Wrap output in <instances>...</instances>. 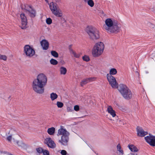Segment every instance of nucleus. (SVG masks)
<instances>
[{
	"label": "nucleus",
	"mask_w": 155,
	"mask_h": 155,
	"mask_svg": "<svg viewBox=\"0 0 155 155\" xmlns=\"http://www.w3.org/2000/svg\"><path fill=\"white\" fill-rule=\"evenodd\" d=\"M10 155H12V154H10Z\"/></svg>",
	"instance_id": "obj_44"
},
{
	"label": "nucleus",
	"mask_w": 155,
	"mask_h": 155,
	"mask_svg": "<svg viewBox=\"0 0 155 155\" xmlns=\"http://www.w3.org/2000/svg\"><path fill=\"white\" fill-rule=\"evenodd\" d=\"M107 111L108 113L110 114L113 117H114L116 115L115 112L114 110L110 106H109L107 108Z\"/></svg>",
	"instance_id": "obj_18"
},
{
	"label": "nucleus",
	"mask_w": 155,
	"mask_h": 155,
	"mask_svg": "<svg viewBox=\"0 0 155 155\" xmlns=\"http://www.w3.org/2000/svg\"><path fill=\"white\" fill-rule=\"evenodd\" d=\"M117 149L118 151H119L122 155L124 154V151L122 150L121 149V147L120 145L118 144L117 146Z\"/></svg>",
	"instance_id": "obj_25"
},
{
	"label": "nucleus",
	"mask_w": 155,
	"mask_h": 155,
	"mask_svg": "<svg viewBox=\"0 0 155 155\" xmlns=\"http://www.w3.org/2000/svg\"><path fill=\"white\" fill-rule=\"evenodd\" d=\"M51 54L55 58H58V54L57 52L54 51H51Z\"/></svg>",
	"instance_id": "obj_27"
},
{
	"label": "nucleus",
	"mask_w": 155,
	"mask_h": 155,
	"mask_svg": "<svg viewBox=\"0 0 155 155\" xmlns=\"http://www.w3.org/2000/svg\"><path fill=\"white\" fill-rule=\"evenodd\" d=\"M17 143L19 146L21 147H24L25 145V144L22 141L17 142Z\"/></svg>",
	"instance_id": "obj_34"
},
{
	"label": "nucleus",
	"mask_w": 155,
	"mask_h": 155,
	"mask_svg": "<svg viewBox=\"0 0 155 155\" xmlns=\"http://www.w3.org/2000/svg\"><path fill=\"white\" fill-rule=\"evenodd\" d=\"M71 45H70L69 46V51H70V54L71 53V50H73L71 48Z\"/></svg>",
	"instance_id": "obj_39"
},
{
	"label": "nucleus",
	"mask_w": 155,
	"mask_h": 155,
	"mask_svg": "<svg viewBox=\"0 0 155 155\" xmlns=\"http://www.w3.org/2000/svg\"><path fill=\"white\" fill-rule=\"evenodd\" d=\"M47 83V78L44 74H39L36 79L34 80L32 83L33 91L38 94H42L45 91V87Z\"/></svg>",
	"instance_id": "obj_1"
},
{
	"label": "nucleus",
	"mask_w": 155,
	"mask_h": 155,
	"mask_svg": "<svg viewBox=\"0 0 155 155\" xmlns=\"http://www.w3.org/2000/svg\"><path fill=\"white\" fill-rule=\"evenodd\" d=\"M107 79L111 86L114 88L118 87V84L114 77L110 74L107 75Z\"/></svg>",
	"instance_id": "obj_9"
},
{
	"label": "nucleus",
	"mask_w": 155,
	"mask_h": 155,
	"mask_svg": "<svg viewBox=\"0 0 155 155\" xmlns=\"http://www.w3.org/2000/svg\"><path fill=\"white\" fill-rule=\"evenodd\" d=\"M146 141L151 146H155V136L149 135L144 137Z\"/></svg>",
	"instance_id": "obj_10"
},
{
	"label": "nucleus",
	"mask_w": 155,
	"mask_h": 155,
	"mask_svg": "<svg viewBox=\"0 0 155 155\" xmlns=\"http://www.w3.org/2000/svg\"><path fill=\"white\" fill-rule=\"evenodd\" d=\"M41 44L43 49L46 50L48 49L49 44L47 40L45 39L43 40L41 42Z\"/></svg>",
	"instance_id": "obj_14"
},
{
	"label": "nucleus",
	"mask_w": 155,
	"mask_h": 155,
	"mask_svg": "<svg viewBox=\"0 0 155 155\" xmlns=\"http://www.w3.org/2000/svg\"><path fill=\"white\" fill-rule=\"evenodd\" d=\"M94 79V78H90L83 79L81 82V86H83L84 85L87 83L93 81Z\"/></svg>",
	"instance_id": "obj_16"
},
{
	"label": "nucleus",
	"mask_w": 155,
	"mask_h": 155,
	"mask_svg": "<svg viewBox=\"0 0 155 155\" xmlns=\"http://www.w3.org/2000/svg\"><path fill=\"white\" fill-rule=\"evenodd\" d=\"M83 60L86 61H89L90 59L88 56L85 55L83 57Z\"/></svg>",
	"instance_id": "obj_32"
},
{
	"label": "nucleus",
	"mask_w": 155,
	"mask_h": 155,
	"mask_svg": "<svg viewBox=\"0 0 155 155\" xmlns=\"http://www.w3.org/2000/svg\"><path fill=\"white\" fill-rule=\"evenodd\" d=\"M0 57V60H2L5 61L7 60V57L5 55L1 54Z\"/></svg>",
	"instance_id": "obj_29"
},
{
	"label": "nucleus",
	"mask_w": 155,
	"mask_h": 155,
	"mask_svg": "<svg viewBox=\"0 0 155 155\" xmlns=\"http://www.w3.org/2000/svg\"><path fill=\"white\" fill-rule=\"evenodd\" d=\"M10 96H9V97H8V98H9V99H10Z\"/></svg>",
	"instance_id": "obj_43"
},
{
	"label": "nucleus",
	"mask_w": 155,
	"mask_h": 155,
	"mask_svg": "<svg viewBox=\"0 0 155 155\" xmlns=\"http://www.w3.org/2000/svg\"><path fill=\"white\" fill-rule=\"evenodd\" d=\"M43 153L44 155H49V152L46 150H45L42 152Z\"/></svg>",
	"instance_id": "obj_36"
},
{
	"label": "nucleus",
	"mask_w": 155,
	"mask_h": 155,
	"mask_svg": "<svg viewBox=\"0 0 155 155\" xmlns=\"http://www.w3.org/2000/svg\"><path fill=\"white\" fill-rule=\"evenodd\" d=\"M86 32L89 36V37L93 40H96L100 38L99 31L95 28L92 26H89L86 29Z\"/></svg>",
	"instance_id": "obj_6"
},
{
	"label": "nucleus",
	"mask_w": 155,
	"mask_h": 155,
	"mask_svg": "<svg viewBox=\"0 0 155 155\" xmlns=\"http://www.w3.org/2000/svg\"><path fill=\"white\" fill-rule=\"evenodd\" d=\"M128 147L131 152H134L131 153L130 154V155H137V153L135 152H137L138 151V150L135 146L131 145H129Z\"/></svg>",
	"instance_id": "obj_15"
},
{
	"label": "nucleus",
	"mask_w": 155,
	"mask_h": 155,
	"mask_svg": "<svg viewBox=\"0 0 155 155\" xmlns=\"http://www.w3.org/2000/svg\"><path fill=\"white\" fill-rule=\"evenodd\" d=\"M56 2L58 3H60L61 2V0H54Z\"/></svg>",
	"instance_id": "obj_38"
},
{
	"label": "nucleus",
	"mask_w": 155,
	"mask_h": 155,
	"mask_svg": "<svg viewBox=\"0 0 155 155\" xmlns=\"http://www.w3.org/2000/svg\"><path fill=\"white\" fill-rule=\"evenodd\" d=\"M50 63L53 65H56L58 63V61L56 60L53 58L51 59L50 60Z\"/></svg>",
	"instance_id": "obj_26"
},
{
	"label": "nucleus",
	"mask_w": 155,
	"mask_h": 155,
	"mask_svg": "<svg viewBox=\"0 0 155 155\" xmlns=\"http://www.w3.org/2000/svg\"><path fill=\"white\" fill-rule=\"evenodd\" d=\"M84 1H87V0H83Z\"/></svg>",
	"instance_id": "obj_42"
},
{
	"label": "nucleus",
	"mask_w": 155,
	"mask_h": 155,
	"mask_svg": "<svg viewBox=\"0 0 155 155\" xmlns=\"http://www.w3.org/2000/svg\"><path fill=\"white\" fill-rule=\"evenodd\" d=\"M52 22V20L50 18H47L46 20V22L48 25L51 24Z\"/></svg>",
	"instance_id": "obj_30"
},
{
	"label": "nucleus",
	"mask_w": 155,
	"mask_h": 155,
	"mask_svg": "<svg viewBox=\"0 0 155 155\" xmlns=\"http://www.w3.org/2000/svg\"><path fill=\"white\" fill-rule=\"evenodd\" d=\"M71 54L73 55L76 58H79L80 56V54H77L74 50H71Z\"/></svg>",
	"instance_id": "obj_23"
},
{
	"label": "nucleus",
	"mask_w": 155,
	"mask_h": 155,
	"mask_svg": "<svg viewBox=\"0 0 155 155\" xmlns=\"http://www.w3.org/2000/svg\"><path fill=\"white\" fill-rule=\"evenodd\" d=\"M60 71L61 74L65 75L66 73L67 70L66 68L63 67H61L60 68Z\"/></svg>",
	"instance_id": "obj_21"
},
{
	"label": "nucleus",
	"mask_w": 155,
	"mask_h": 155,
	"mask_svg": "<svg viewBox=\"0 0 155 155\" xmlns=\"http://www.w3.org/2000/svg\"><path fill=\"white\" fill-rule=\"evenodd\" d=\"M36 150L39 153H42L43 151V150L41 147L36 148Z\"/></svg>",
	"instance_id": "obj_31"
},
{
	"label": "nucleus",
	"mask_w": 155,
	"mask_h": 155,
	"mask_svg": "<svg viewBox=\"0 0 155 155\" xmlns=\"http://www.w3.org/2000/svg\"><path fill=\"white\" fill-rule=\"evenodd\" d=\"M20 17L21 19V28L22 29H25L26 28V25L27 24L26 17L24 13H21L20 15Z\"/></svg>",
	"instance_id": "obj_11"
},
{
	"label": "nucleus",
	"mask_w": 155,
	"mask_h": 155,
	"mask_svg": "<svg viewBox=\"0 0 155 155\" xmlns=\"http://www.w3.org/2000/svg\"><path fill=\"white\" fill-rule=\"evenodd\" d=\"M55 129L54 127H52L48 129L47 132L48 133L51 135L54 134L55 132Z\"/></svg>",
	"instance_id": "obj_19"
},
{
	"label": "nucleus",
	"mask_w": 155,
	"mask_h": 155,
	"mask_svg": "<svg viewBox=\"0 0 155 155\" xmlns=\"http://www.w3.org/2000/svg\"><path fill=\"white\" fill-rule=\"evenodd\" d=\"M137 136L139 137H144L148 134L147 132L144 131L141 127L139 126L137 127Z\"/></svg>",
	"instance_id": "obj_13"
},
{
	"label": "nucleus",
	"mask_w": 155,
	"mask_h": 155,
	"mask_svg": "<svg viewBox=\"0 0 155 155\" xmlns=\"http://www.w3.org/2000/svg\"><path fill=\"white\" fill-rule=\"evenodd\" d=\"M24 53L26 56L31 57L35 54V51L33 48L28 45H26L24 48Z\"/></svg>",
	"instance_id": "obj_8"
},
{
	"label": "nucleus",
	"mask_w": 155,
	"mask_h": 155,
	"mask_svg": "<svg viewBox=\"0 0 155 155\" xmlns=\"http://www.w3.org/2000/svg\"><path fill=\"white\" fill-rule=\"evenodd\" d=\"M45 143L48 147L51 148H54L56 147V145L54 142L52 140L51 138H47L45 139Z\"/></svg>",
	"instance_id": "obj_12"
},
{
	"label": "nucleus",
	"mask_w": 155,
	"mask_h": 155,
	"mask_svg": "<svg viewBox=\"0 0 155 155\" xmlns=\"http://www.w3.org/2000/svg\"><path fill=\"white\" fill-rule=\"evenodd\" d=\"M56 105L58 108H61L64 105L63 104L62 102L60 101H57Z\"/></svg>",
	"instance_id": "obj_28"
},
{
	"label": "nucleus",
	"mask_w": 155,
	"mask_h": 155,
	"mask_svg": "<svg viewBox=\"0 0 155 155\" xmlns=\"http://www.w3.org/2000/svg\"><path fill=\"white\" fill-rule=\"evenodd\" d=\"M117 73V70L114 68H112L109 71V73L107 74H110L111 75H115Z\"/></svg>",
	"instance_id": "obj_20"
},
{
	"label": "nucleus",
	"mask_w": 155,
	"mask_h": 155,
	"mask_svg": "<svg viewBox=\"0 0 155 155\" xmlns=\"http://www.w3.org/2000/svg\"><path fill=\"white\" fill-rule=\"evenodd\" d=\"M29 8L27 9L26 11L28 12L29 15L31 17H34L36 15V11L33 9L31 8L30 6H29Z\"/></svg>",
	"instance_id": "obj_17"
},
{
	"label": "nucleus",
	"mask_w": 155,
	"mask_h": 155,
	"mask_svg": "<svg viewBox=\"0 0 155 155\" xmlns=\"http://www.w3.org/2000/svg\"><path fill=\"white\" fill-rule=\"evenodd\" d=\"M45 1L48 4L49 3H48V0H45Z\"/></svg>",
	"instance_id": "obj_41"
},
{
	"label": "nucleus",
	"mask_w": 155,
	"mask_h": 155,
	"mask_svg": "<svg viewBox=\"0 0 155 155\" xmlns=\"http://www.w3.org/2000/svg\"><path fill=\"white\" fill-rule=\"evenodd\" d=\"M103 27L108 33H116L120 31V25L118 23L114 22L110 18H107L105 21V24Z\"/></svg>",
	"instance_id": "obj_2"
},
{
	"label": "nucleus",
	"mask_w": 155,
	"mask_h": 155,
	"mask_svg": "<svg viewBox=\"0 0 155 155\" xmlns=\"http://www.w3.org/2000/svg\"><path fill=\"white\" fill-rule=\"evenodd\" d=\"M12 139V136L10 135L7 138V140L9 141H11Z\"/></svg>",
	"instance_id": "obj_37"
},
{
	"label": "nucleus",
	"mask_w": 155,
	"mask_h": 155,
	"mask_svg": "<svg viewBox=\"0 0 155 155\" xmlns=\"http://www.w3.org/2000/svg\"><path fill=\"white\" fill-rule=\"evenodd\" d=\"M57 135L58 136L62 135L61 139L58 140L59 143L64 146L68 145L70 133L63 127H61L60 128L58 129Z\"/></svg>",
	"instance_id": "obj_3"
},
{
	"label": "nucleus",
	"mask_w": 155,
	"mask_h": 155,
	"mask_svg": "<svg viewBox=\"0 0 155 155\" xmlns=\"http://www.w3.org/2000/svg\"><path fill=\"white\" fill-rule=\"evenodd\" d=\"M118 89L123 97L126 100H129L132 97V94L130 90L126 85L120 84Z\"/></svg>",
	"instance_id": "obj_4"
},
{
	"label": "nucleus",
	"mask_w": 155,
	"mask_h": 155,
	"mask_svg": "<svg viewBox=\"0 0 155 155\" xmlns=\"http://www.w3.org/2000/svg\"><path fill=\"white\" fill-rule=\"evenodd\" d=\"M74 110L76 111H78L79 110V106L78 105H75L74 107Z\"/></svg>",
	"instance_id": "obj_35"
},
{
	"label": "nucleus",
	"mask_w": 155,
	"mask_h": 155,
	"mask_svg": "<svg viewBox=\"0 0 155 155\" xmlns=\"http://www.w3.org/2000/svg\"><path fill=\"white\" fill-rule=\"evenodd\" d=\"M68 111H71V109H70V107H68Z\"/></svg>",
	"instance_id": "obj_40"
},
{
	"label": "nucleus",
	"mask_w": 155,
	"mask_h": 155,
	"mask_svg": "<svg viewBox=\"0 0 155 155\" xmlns=\"http://www.w3.org/2000/svg\"><path fill=\"white\" fill-rule=\"evenodd\" d=\"M84 2H87L88 5L91 7H93L94 6V3L92 0H87V1Z\"/></svg>",
	"instance_id": "obj_24"
},
{
	"label": "nucleus",
	"mask_w": 155,
	"mask_h": 155,
	"mask_svg": "<svg viewBox=\"0 0 155 155\" xmlns=\"http://www.w3.org/2000/svg\"><path fill=\"white\" fill-rule=\"evenodd\" d=\"M61 153L62 155H69V154L65 150H62L61 151Z\"/></svg>",
	"instance_id": "obj_33"
},
{
	"label": "nucleus",
	"mask_w": 155,
	"mask_h": 155,
	"mask_svg": "<svg viewBox=\"0 0 155 155\" xmlns=\"http://www.w3.org/2000/svg\"><path fill=\"white\" fill-rule=\"evenodd\" d=\"M49 8L52 13L55 16L57 17H62L63 14L62 11L57 7V5L56 3L51 2L48 3Z\"/></svg>",
	"instance_id": "obj_7"
},
{
	"label": "nucleus",
	"mask_w": 155,
	"mask_h": 155,
	"mask_svg": "<svg viewBox=\"0 0 155 155\" xmlns=\"http://www.w3.org/2000/svg\"><path fill=\"white\" fill-rule=\"evenodd\" d=\"M58 95L55 93L53 92L50 94V98L52 101L58 98Z\"/></svg>",
	"instance_id": "obj_22"
},
{
	"label": "nucleus",
	"mask_w": 155,
	"mask_h": 155,
	"mask_svg": "<svg viewBox=\"0 0 155 155\" xmlns=\"http://www.w3.org/2000/svg\"><path fill=\"white\" fill-rule=\"evenodd\" d=\"M104 48V45L103 42H99L96 44L92 50L93 56L97 57L100 56L103 53Z\"/></svg>",
	"instance_id": "obj_5"
}]
</instances>
